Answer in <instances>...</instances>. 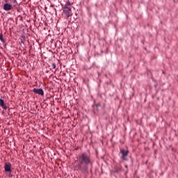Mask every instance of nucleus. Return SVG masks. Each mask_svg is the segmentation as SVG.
I'll list each match as a JSON object with an SVG mask.
<instances>
[{
	"label": "nucleus",
	"instance_id": "11",
	"mask_svg": "<svg viewBox=\"0 0 178 178\" xmlns=\"http://www.w3.org/2000/svg\"><path fill=\"white\" fill-rule=\"evenodd\" d=\"M51 67H53V69H56V64L52 63V64H51Z\"/></svg>",
	"mask_w": 178,
	"mask_h": 178
},
{
	"label": "nucleus",
	"instance_id": "5",
	"mask_svg": "<svg viewBox=\"0 0 178 178\" xmlns=\"http://www.w3.org/2000/svg\"><path fill=\"white\" fill-rule=\"evenodd\" d=\"M4 170L5 172H12V164H10V163H6Z\"/></svg>",
	"mask_w": 178,
	"mask_h": 178
},
{
	"label": "nucleus",
	"instance_id": "7",
	"mask_svg": "<svg viewBox=\"0 0 178 178\" xmlns=\"http://www.w3.org/2000/svg\"><path fill=\"white\" fill-rule=\"evenodd\" d=\"M0 106L3 109H8V106H6V104H5V101L3 99H0Z\"/></svg>",
	"mask_w": 178,
	"mask_h": 178
},
{
	"label": "nucleus",
	"instance_id": "4",
	"mask_svg": "<svg viewBox=\"0 0 178 178\" xmlns=\"http://www.w3.org/2000/svg\"><path fill=\"white\" fill-rule=\"evenodd\" d=\"M33 92L38 94V95L44 96V90L42 88H33L32 90Z\"/></svg>",
	"mask_w": 178,
	"mask_h": 178
},
{
	"label": "nucleus",
	"instance_id": "12",
	"mask_svg": "<svg viewBox=\"0 0 178 178\" xmlns=\"http://www.w3.org/2000/svg\"><path fill=\"white\" fill-rule=\"evenodd\" d=\"M120 171V169H119V168H115V173H119Z\"/></svg>",
	"mask_w": 178,
	"mask_h": 178
},
{
	"label": "nucleus",
	"instance_id": "1",
	"mask_svg": "<svg viewBox=\"0 0 178 178\" xmlns=\"http://www.w3.org/2000/svg\"><path fill=\"white\" fill-rule=\"evenodd\" d=\"M77 162L78 169L79 170H81V172H83V165H85L84 170H87V166H88V165H92L90 155L87 154L86 153L79 155L78 156Z\"/></svg>",
	"mask_w": 178,
	"mask_h": 178
},
{
	"label": "nucleus",
	"instance_id": "3",
	"mask_svg": "<svg viewBox=\"0 0 178 178\" xmlns=\"http://www.w3.org/2000/svg\"><path fill=\"white\" fill-rule=\"evenodd\" d=\"M120 154H122V161H127L126 156L129 155V150H124L123 149H120Z\"/></svg>",
	"mask_w": 178,
	"mask_h": 178
},
{
	"label": "nucleus",
	"instance_id": "6",
	"mask_svg": "<svg viewBox=\"0 0 178 178\" xmlns=\"http://www.w3.org/2000/svg\"><path fill=\"white\" fill-rule=\"evenodd\" d=\"M3 9H4L6 11L12 10V9H13V6L10 5V3H6L3 6Z\"/></svg>",
	"mask_w": 178,
	"mask_h": 178
},
{
	"label": "nucleus",
	"instance_id": "13",
	"mask_svg": "<svg viewBox=\"0 0 178 178\" xmlns=\"http://www.w3.org/2000/svg\"><path fill=\"white\" fill-rule=\"evenodd\" d=\"M66 5H70V6H72V4L70 2L67 3Z\"/></svg>",
	"mask_w": 178,
	"mask_h": 178
},
{
	"label": "nucleus",
	"instance_id": "2",
	"mask_svg": "<svg viewBox=\"0 0 178 178\" xmlns=\"http://www.w3.org/2000/svg\"><path fill=\"white\" fill-rule=\"evenodd\" d=\"M63 12L67 17H69L72 15V6L70 4H65L63 8Z\"/></svg>",
	"mask_w": 178,
	"mask_h": 178
},
{
	"label": "nucleus",
	"instance_id": "14",
	"mask_svg": "<svg viewBox=\"0 0 178 178\" xmlns=\"http://www.w3.org/2000/svg\"><path fill=\"white\" fill-rule=\"evenodd\" d=\"M12 176H13L12 174L9 175V177H12Z\"/></svg>",
	"mask_w": 178,
	"mask_h": 178
},
{
	"label": "nucleus",
	"instance_id": "10",
	"mask_svg": "<svg viewBox=\"0 0 178 178\" xmlns=\"http://www.w3.org/2000/svg\"><path fill=\"white\" fill-rule=\"evenodd\" d=\"M0 41H1V42H3V41H5L3 40V35H2V34H0Z\"/></svg>",
	"mask_w": 178,
	"mask_h": 178
},
{
	"label": "nucleus",
	"instance_id": "9",
	"mask_svg": "<svg viewBox=\"0 0 178 178\" xmlns=\"http://www.w3.org/2000/svg\"><path fill=\"white\" fill-rule=\"evenodd\" d=\"M13 3L14 8H15V6H17V1L16 0H13Z\"/></svg>",
	"mask_w": 178,
	"mask_h": 178
},
{
	"label": "nucleus",
	"instance_id": "8",
	"mask_svg": "<svg viewBox=\"0 0 178 178\" xmlns=\"http://www.w3.org/2000/svg\"><path fill=\"white\" fill-rule=\"evenodd\" d=\"M101 106V105H99V104H96L93 106L94 109H98V107Z\"/></svg>",
	"mask_w": 178,
	"mask_h": 178
}]
</instances>
